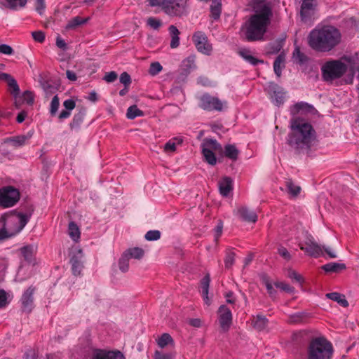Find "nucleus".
<instances>
[{
  "label": "nucleus",
  "mask_w": 359,
  "mask_h": 359,
  "mask_svg": "<svg viewBox=\"0 0 359 359\" xmlns=\"http://www.w3.org/2000/svg\"><path fill=\"white\" fill-rule=\"evenodd\" d=\"M252 7L254 13L245 22L242 29L248 41H262L271 24L273 6L266 0H255Z\"/></svg>",
  "instance_id": "nucleus-1"
},
{
  "label": "nucleus",
  "mask_w": 359,
  "mask_h": 359,
  "mask_svg": "<svg viewBox=\"0 0 359 359\" xmlns=\"http://www.w3.org/2000/svg\"><path fill=\"white\" fill-rule=\"evenodd\" d=\"M291 132L287 142L297 154L308 153L316 142V133L313 126L299 118L290 121Z\"/></svg>",
  "instance_id": "nucleus-2"
},
{
  "label": "nucleus",
  "mask_w": 359,
  "mask_h": 359,
  "mask_svg": "<svg viewBox=\"0 0 359 359\" xmlns=\"http://www.w3.org/2000/svg\"><path fill=\"white\" fill-rule=\"evenodd\" d=\"M307 39L311 49L317 52L327 53L339 45L341 41V34L335 27L324 25L312 29Z\"/></svg>",
  "instance_id": "nucleus-3"
},
{
  "label": "nucleus",
  "mask_w": 359,
  "mask_h": 359,
  "mask_svg": "<svg viewBox=\"0 0 359 359\" xmlns=\"http://www.w3.org/2000/svg\"><path fill=\"white\" fill-rule=\"evenodd\" d=\"M333 346L325 337L313 338L309 344L308 359H331L333 354Z\"/></svg>",
  "instance_id": "nucleus-4"
},
{
  "label": "nucleus",
  "mask_w": 359,
  "mask_h": 359,
  "mask_svg": "<svg viewBox=\"0 0 359 359\" xmlns=\"http://www.w3.org/2000/svg\"><path fill=\"white\" fill-rule=\"evenodd\" d=\"M321 70L324 81H332L341 77L346 72L347 67L339 60H331L325 62Z\"/></svg>",
  "instance_id": "nucleus-5"
},
{
  "label": "nucleus",
  "mask_w": 359,
  "mask_h": 359,
  "mask_svg": "<svg viewBox=\"0 0 359 359\" xmlns=\"http://www.w3.org/2000/svg\"><path fill=\"white\" fill-rule=\"evenodd\" d=\"M31 214L15 213L7 216L4 224V229L9 236L19 233L27 224Z\"/></svg>",
  "instance_id": "nucleus-6"
},
{
  "label": "nucleus",
  "mask_w": 359,
  "mask_h": 359,
  "mask_svg": "<svg viewBox=\"0 0 359 359\" xmlns=\"http://www.w3.org/2000/svg\"><path fill=\"white\" fill-rule=\"evenodd\" d=\"M188 1L189 0H165L161 6L166 14L181 17L188 13Z\"/></svg>",
  "instance_id": "nucleus-7"
},
{
  "label": "nucleus",
  "mask_w": 359,
  "mask_h": 359,
  "mask_svg": "<svg viewBox=\"0 0 359 359\" xmlns=\"http://www.w3.org/2000/svg\"><path fill=\"white\" fill-rule=\"evenodd\" d=\"M223 148L217 140L208 139L202 145V154L205 161L211 165L217 163V158L214 151L219 154L222 153Z\"/></svg>",
  "instance_id": "nucleus-8"
},
{
  "label": "nucleus",
  "mask_w": 359,
  "mask_h": 359,
  "mask_svg": "<svg viewBox=\"0 0 359 359\" xmlns=\"http://www.w3.org/2000/svg\"><path fill=\"white\" fill-rule=\"evenodd\" d=\"M299 248L313 257H319L323 254V250L330 258H336L337 255L330 250L329 248H322L313 238L308 239L304 245L299 244Z\"/></svg>",
  "instance_id": "nucleus-9"
},
{
  "label": "nucleus",
  "mask_w": 359,
  "mask_h": 359,
  "mask_svg": "<svg viewBox=\"0 0 359 359\" xmlns=\"http://www.w3.org/2000/svg\"><path fill=\"white\" fill-rule=\"evenodd\" d=\"M20 199V192L13 187H4L0 189V206L9 208L13 206Z\"/></svg>",
  "instance_id": "nucleus-10"
},
{
  "label": "nucleus",
  "mask_w": 359,
  "mask_h": 359,
  "mask_svg": "<svg viewBox=\"0 0 359 359\" xmlns=\"http://www.w3.org/2000/svg\"><path fill=\"white\" fill-rule=\"evenodd\" d=\"M317 0H302L300 15L304 23L312 24Z\"/></svg>",
  "instance_id": "nucleus-11"
},
{
  "label": "nucleus",
  "mask_w": 359,
  "mask_h": 359,
  "mask_svg": "<svg viewBox=\"0 0 359 359\" xmlns=\"http://www.w3.org/2000/svg\"><path fill=\"white\" fill-rule=\"evenodd\" d=\"M224 104L218 97L210 95H203L200 100V107L207 111H221L223 110Z\"/></svg>",
  "instance_id": "nucleus-12"
},
{
  "label": "nucleus",
  "mask_w": 359,
  "mask_h": 359,
  "mask_svg": "<svg viewBox=\"0 0 359 359\" xmlns=\"http://www.w3.org/2000/svg\"><path fill=\"white\" fill-rule=\"evenodd\" d=\"M192 40L199 52L205 55L210 54L212 46L205 33L201 31L196 32L192 36Z\"/></svg>",
  "instance_id": "nucleus-13"
},
{
  "label": "nucleus",
  "mask_w": 359,
  "mask_h": 359,
  "mask_svg": "<svg viewBox=\"0 0 359 359\" xmlns=\"http://www.w3.org/2000/svg\"><path fill=\"white\" fill-rule=\"evenodd\" d=\"M218 321L223 332H226L232 325V313L226 305H221L217 311Z\"/></svg>",
  "instance_id": "nucleus-14"
},
{
  "label": "nucleus",
  "mask_w": 359,
  "mask_h": 359,
  "mask_svg": "<svg viewBox=\"0 0 359 359\" xmlns=\"http://www.w3.org/2000/svg\"><path fill=\"white\" fill-rule=\"evenodd\" d=\"M83 253L80 248L76 249L72 252L70 257L72 273L74 276L81 274L83 269Z\"/></svg>",
  "instance_id": "nucleus-15"
},
{
  "label": "nucleus",
  "mask_w": 359,
  "mask_h": 359,
  "mask_svg": "<svg viewBox=\"0 0 359 359\" xmlns=\"http://www.w3.org/2000/svg\"><path fill=\"white\" fill-rule=\"evenodd\" d=\"M36 287L33 285L29 286L22 294L21 297V304L22 310L29 313L34 307V294Z\"/></svg>",
  "instance_id": "nucleus-16"
},
{
  "label": "nucleus",
  "mask_w": 359,
  "mask_h": 359,
  "mask_svg": "<svg viewBox=\"0 0 359 359\" xmlns=\"http://www.w3.org/2000/svg\"><path fill=\"white\" fill-rule=\"evenodd\" d=\"M92 359H125V357L119 351L95 349L93 352Z\"/></svg>",
  "instance_id": "nucleus-17"
},
{
  "label": "nucleus",
  "mask_w": 359,
  "mask_h": 359,
  "mask_svg": "<svg viewBox=\"0 0 359 359\" xmlns=\"http://www.w3.org/2000/svg\"><path fill=\"white\" fill-rule=\"evenodd\" d=\"M0 78L7 82L9 91L15 99V104L16 107L18 108L19 105L18 104L17 99L19 97L20 90L16 80L12 76L6 73L1 74Z\"/></svg>",
  "instance_id": "nucleus-18"
},
{
  "label": "nucleus",
  "mask_w": 359,
  "mask_h": 359,
  "mask_svg": "<svg viewBox=\"0 0 359 359\" xmlns=\"http://www.w3.org/2000/svg\"><path fill=\"white\" fill-rule=\"evenodd\" d=\"M219 193L223 196H228L233 189V181L230 177H224L218 182Z\"/></svg>",
  "instance_id": "nucleus-19"
},
{
  "label": "nucleus",
  "mask_w": 359,
  "mask_h": 359,
  "mask_svg": "<svg viewBox=\"0 0 359 359\" xmlns=\"http://www.w3.org/2000/svg\"><path fill=\"white\" fill-rule=\"evenodd\" d=\"M221 154H223L225 157L230 159L232 161H236L238 158L240 154L239 150L234 144H226L224 146L223 151Z\"/></svg>",
  "instance_id": "nucleus-20"
},
{
  "label": "nucleus",
  "mask_w": 359,
  "mask_h": 359,
  "mask_svg": "<svg viewBox=\"0 0 359 359\" xmlns=\"http://www.w3.org/2000/svg\"><path fill=\"white\" fill-rule=\"evenodd\" d=\"M238 212L239 216L246 222L255 223L257 220V215L256 212L245 207L240 208L238 210Z\"/></svg>",
  "instance_id": "nucleus-21"
},
{
  "label": "nucleus",
  "mask_w": 359,
  "mask_h": 359,
  "mask_svg": "<svg viewBox=\"0 0 359 359\" xmlns=\"http://www.w3.org/2000/svg\"><path fill=\"white\" fill-rule=\"evenodd\" d=\"M182 138L179 137H176L170 140L165 144L163 147L164 152L167 154L174 153L177 149V146L182 144Z\"/></svg>",
  "instance_id": "nucleus-22"
},
{
  "label": "nucleus",
  "mask_w": 359,
  "mask_h": 359,
  "mask_svg": "<svg viewBox=\"0 0 359 359\" xmlns=\"http://www.w3.org/2000/svg\"><path fill=\"white\" fill-rule=\"evenodd\" d=\"M322 269L327 273H339L340 271L345 270L346 266L343 263L330 262L323 265Z\"/></svg>",
  "instance_id": "nucleus-23"
},
{
  "label": "nucleus",
  "mask_w": 359,
  "mask_h": 359,
  "mask_svg": "<svg viewBox=\"0 0 359 359\" xmlns=\"http://www.w3.org/2000/svg\"><path fill=\"white\" fill-rule=\"evenodd\" d=\"M210 275H205L202 280H201V293L203 297L204 301L207 304H209V298H208V290L210 286Z\"/></svg>",
  "instance_id": "nucleus-24"
},
{
  "label": "nucleus",
  "mask_w": 359,
  "mask_h": 359,
  "mask_svg": "<svg viewBox=\"0 0 359 359\" xmlns=\"http://www.w3.org/2000/svg\"><path fill=\"white\" fill-rule=\"evenodd\" d=\"M68 234L76 243L79 242L81 237V231L78 225L74 222H70L68 225Z\"/></svg>",
  "instance_id": "nucleus-25"
},
{
  "label": "nucleus",
  "mask_w": 359,
  "mask_h": 359,
  "mask_svg": "<svg viewBox=\"0 0 359 359\" xmlns=\"http://www.w3.org/2000/svg\"><path fill=\"white\" fill-rule=\"evenodd\" d=\"M30 135H19L8 137L4 140V143H12L14 147H20L25 144L27 140L31 137Z\"/></svg>",
  "instance_id": "nucleus-26"
},
{
  "label": "nucleus",
  "mask_w": 359,
  "mask_h": 359,
  "mask_svg": "<svg viewBox=\"0 0 359 359\" xmlns=\"http://www.w3.org/2000/svg\"><path fill=\"white\" fill-rule=\"evenodd\" d=\"M171 36L170 47L171 48H176L180 45V34L179 29L175 25H170L168 28Z\"/></svg>",
  "instance_id": "nucleus-27"
},
{
  "label": "nucleus",
  "mask_w": 359,
  "mask_h": 359,
  "mask_svg": "<svg viewBox=\"0 0 359 359\" xmlns=\"http://www.w3.org/2000/svg\"><path fill=\"white\" fill-rule=\"evenodd\" d=\"M252 325L258 331L264 330L268 325V320L263 316L257 315L252 320Z\"/></svg>",
  "instance_id": "nucleus-28"
},
{
  "label": "nucleus",
  "mask_w": 359,
  "mask_h": 359,
  "mask_svg": "<svg viewBox=\"0 0 359 359\" xmlns=\"http://www.w3.org/2000/svg\"><path fill=\"white\" fill-rule=\"evenodd\" d=\"M222 13V0H212L210 5V16L214 20L219 18Z\"/></svg>",
  "instance_id": "nucleus-29"
},
{
  "label": "nucleus",
  "mask_w": 359,
  "mask_h": 359,
  "mask_svg": "<svg viewBox=\"0 0 359 359\" xmlns=\"http://www.w3.org/2000/svg\"><path fill=\"white\" fill-rule=\"evenodd\" d=\"M285 56L284 53L279 54L273 62V69L278 77L281 75L282 69L285 67Z\"/></svg>",
  "instance_id": "nucleus-30"
},
{
  "label": "nucleus",
  "mask_w": 359,
  "mask_h": 359,
  "mask_svg": "<svg viewBox=\"0 0 359 359\" xmlns=\"http://www.w3.org/2000/svg\"><path fill=\"white\" fill-rule=\"evenodd\" d=\"M326 297L330 299L337 302L339 305L346 308L348 306V302L345 299V296L338 292H330L326 294Z\"/></svg>",
  "instance_id": "nucleus-31"
},
{
  "label": "nucleus",
  "mask_w": 359,
  "mask_h": 359,
  "mask_svg": "<svg viewBox=\"0 0 359 359\" xmlns=\"http://www.w3.org/2000/svg\"><path fill=\"white\" fill-rule=\"evenodd\" d=\"M238 54L244 58L247 62L252 64V65H257L259 63H263V60H259L251 55L250 50L248 49H241L238 51Z\"/></svg>",
  "instance_id": "nucleus-32"
},
{
  "label": "nucleus",
  "mask_w": 359,
  "mask_h": 359,
  "mask_svg": "<svg viewBox=\"0 0 359 359\" xmlns=\"http://www.w3.org/2000/svg\"><path fill=\"white\" fill-rule=\"evenodd\" d=\"M85 116V110H80L78 113L74 114L72 122L69 124L72 130L79 128L81 124L83 123Z\"/></svg>",
  "instance_id": "nucleus-33"
},
{
  "label": "nucleus",
  "mask_w": 359,
  "mask_h": 359,
  "mask_svg": "<svg viewBox=\"0 0 359 359\" xmlns=\"http://www.w3.org/2000/svg\"><path fill=\"white\" fill-rule=\"evenodd\" d=\"M27 0H5V6L11 10H18L26 6Z\"/></svg>",
  "instance_id": "nucleus-34"
},
{
  "label": "nucleus",
  "mask_w": 359,
  "mask_h": 359,
  "mask_svg": "<svg viewBox=\"0 0 359 359\" xmlns=\"http://www.w3.org/2000/svg\"><path fill=\"white\" fill-rule=\"evenodd\" d=\"M285 186L289 194L293 197H296L299 195L301 191L299 186L295 185L291 179H287L285 181Z\"/></svg>",
  "instance_id": "nucleus-35"
},
{
  "label": "nucleus",
  "mask_w": 359,
  "mask_h": 359,
  "mask_svg": "<svg viewBox=\"0 0 359 359\" xmlns=\"http://www.w3.org/2000/svg\"><path fill=\"white\" fill-rule=\"evenodd\" d=\"M87 21H88V18H83L81 17L76 16V17L71 19L68 22V23L66 26V29H74L76 27H77L78 26L85 24Z\"/></svg>",
  "instance_id": "nucleus-36"
},
{
  "label": "nucleus",
  "mask_w": 359,
  "mask_h": 359,
  "mask_svg": "<svg viewBox=\"0 0 359 359\" xmlns=\"http://www.w3.org/2000/svg\"><path fill=\"white\" fill-rule=\"evenodd\" d=\"M292 57L294 62L299 64H303L307 60V57L301 51L299 46L295 47L292 53Z\"/></svg>",
  "instance_id": "nucleus-37"
},
{
  "label": "nucleus",
  "mask_w": 359,
  "mask_h": 359,
  "mask_svg": "<svg viewBox=\"0 0 359 359\" xmlns=\"http://www.w3.org/2000/svg\"><path fill=\"white\" fill-rule=\"evenodd\" d=\"M142 116H143V111L139 109L136 105L130 106L127 110L126 116L129 119H134Z\"/></svg>",
  "instance_id": "nucleus-38"
},
{
  "label": "nucleus",
  "mask_w": 359,
  "mask_h": 359,
  "mask_svg": "<svg viewBox=\"0 0 359 359\" xmlns=\"http://www.w3.org/2000/svg\"><path fill=\"white\" fill-rule=\"evenodd\" d=\"M125 254H128V256L129 257V259L130 257L140 259H141L144 254V251L140 248H133L128 250Z\"/></svg>",
  "instance_id": "nucleus-39"
},
{
  "label": "nucleus",
  "mask_w": 359,
  "mask_h": 359,
  "mask_svg": "<svg viewBox=\"0 0 359 359\" xmlns=\"http://www.w3.org/2000/svg\"><path fill=\"white\" fill-rule=\"evenodd\" d=\"M173 339L171 336L168 333L163 334L157 340V344L159 347L164 348L169 344H172Z\"/></svg>",
  "instance_id": "nucleus-40"
},
{
  "label": "nucleus",
  "mask_w": 359,
  "mask_h": 359,
  "mask_svg": "<svg viewBox=\"0 0 359 359\" xmlns=\"http://www.w3.org/2000/svg\"><path fill=\"white\" fill-rule=\"evenodd\" d=\"M20 252L24 259L28 262L33 260L34 253L33 249L31 246H25L20 249Z\"/></svg>",
  "instance_id": "nucleus-41"
},
{
  "label": "nucleus",
  "mask_w": 359,
  "mask_h": 359,
  "mask_svg": "<svg viewBox=\"0 0 359 359\" xmlns=\"http://www.w3.org/2000/svg\"><path fill=\"white\" fill-rule=\"evenodd\" d=\"M118 266L120 270L125 273L129 269V257L128 254H123L118 261Z\"/></svg>",
  "instance_id": "nucleus-42"
},
{
  "label": "nucleus",
  "mask_w": 359,
  "mask_h": 359,
  "mask_svg": "<svg viewBox=\"0 0 359 359\" xmlns=\"http://www.w3.org/2000/svg\"><path fill=\"white\" fill-rule=\"evenodd\" d=\"M236 254L232 251H228L226 253L224 264L226 269H230L235 262Z\"/></svg>",
  "instance_id": "nucleus-43"
},
{
  "label": "nucleus",
  "mask_w": 359,
  "mask_h": 359,
  "mask_svg": "<svg viewBox=\"0 0 359 359\" xmlns=\"http://www.w3.org/2000/svg\"><path fill=\"white\" fill-rule=\"evenodd\" d=\"M144 238L149 241H157L161 238V232L158 230H150L147 232Z\"/></svg>",
  "instance_id": "nucleus-44"
},
{
  "label": "nucleus",
  "mask_w": 359,
  "mask_h": 359,
  "mask_svg": "<svg viewBox=\"0 0 359 359\" xmlns=\"http://www.w3.org/2000/svg\"><path fill=\"white\" fill-rule=\"evenodd\" d=\"M274 285L283 291H285L287 293H293L294 291V288L290 285L285 283V282H276L274 283Z\"/></svg>",
  "instance_id": "nucleus-45"
},
{
  "label": "nucleus",
  "mask_w": 359,
  "mask_h": 359,
  "mask_svg": "<svg viewBox=\"0 0 359 359\" xmlns=\"http://www.w3.org/2000/svg\"><path fill=\"white\" fill-rule=\"evenodd\" d=\"M60 106L59 98L57 95H55L50 102V113L54 116L58 110Z\"/></svg>",
  "instance_id": "nucleus-46"
},
{
  "label": "nucleus",
  "mask_w": 359,
  "mask_h": 359,
  "mask_svg": "<svg viewBox=\"0 0 359 359\" xmlns=\"http://www.w3.org/2000/svg\"><path fill=\"white\" fill-rule=\"evenodd\" d=\"M163 67L158 62H152L149 69V74L155 76L161 72Z\"/></svg>",
  "instance_id": "nucleus-47"
},
{
  "label": "nucleus",
  "mask_w": 359,
  "mask_h": 359,
  "mask_svg": "<svg viewBox=\"0 0 359 359\" xmlns=\"http://www.w3.org/2000/svg\"><path fill=\"white\" fill-rule=\"evenodd\" d=\"M287 277L292 280H294L297 283H299V284H302L304 283V278L302 276L295 271L289 270L287 273Z\"/></svg>",
  "instance_id": "nucleus-48"
},
{
  "label": "nucleus",
  "mask_w": 359,
  "mask_h": 359,
  "mask_svg": "<svg viewBox=\"0 0 359 359\" xmlns=\"http://www.w3.org/2000/svg\"><path fill=\"white\" fill-rule=\"evenodd\" d=\"M34 40L39 43H43L45 40V34L42 31H35L32 33Z\"/></svg>",
  "instance_id": "nucleus-49"
},
{
  "label": "nucleus",
  "mask_w": 359,
  "mask_h": 359,
  "mask_svg": "<svg viewBox=\"0 0 359 359\" xmlns=\"http://www.w3.org/2000/svg\"><path fill=\"white\" fill-rule=\"evenodd\" d=\"M278 252L279 255L281 256L285 260H287V261L290 260L291 255L285 247L280 246L278 248Z\"/></svg>",
  "instance_id": "nucleus-50"
},
{
  "label": "nucleus",
  "mask_w": 359,
  "mask_h": 359,
  "mask_svg": "<svg viewBox=\"0 0 359 359\" xmlns=\"http://www.w3.org/2000/svg\"><path fill=\"white\" fill-rule=\"evenodd\" d=\"M23 97L25 101L29 105H32L34 103V93L31 91L27 90L23 93Z\"/></svg>",
  "instance_id": "nucleus-51"
},
{
  "label": "nucleus",
  "mask_w": 359,
  "mask_h": 359,
  "mask_svg": "<svg viewBox=\"0 0 359 359\" xmlns=\"http://www.w3.org/2000/svg\"><path fill=\"white\" fill-rule=\"evenodd\" d=\"M147 24L153 29H158L161 25V22L154 18H149L147 20Z\"/></svg>",
  "instance_id": "nucleus-52"
},
{
  "label": "nucleus",
  "mask_w": 359,
  "mask_h": 359,
  "mask_svg": "<svg viewBox=\"0 0 359 359\" xmlns=\"http://www.w3.org/2000/svg\"><path fill=\"white\" fill-rule=\"evenodd\" d=\"M120 82L124 84L126 87L131 83L130 76L127 72H123L120 76Z\"/></svg>",
  "instance_id": "nucleus-53"
},
{
  "label": "nucleus",
  "mask_w": 359,
  "mask_h": 359,
  "mask_svg": "<svg viewBox=\"0 0 359 359\" xmlns=\"http://www.w3.org/2000/svg\"><path fill=\"white\" fill-rule=\"evenodd\" d=\"M264 281L269 295L272 297H275L276 292V290L273 288L272 284L269 282L268 279H265Z\"/></svg>",
  "instance_id": "nucleus-54"
},
{
  "label": "nucleus",
  "mask_w": 359,
  "mask_h": 359,
  "mask_svg": "<svg viewBox=\"0 0 359 359\" xmlns=\"http://www.w3.org/2000/svg\"><path fill=\"white\" fill-rule=\"evenodd\" d=\"M0 53L5 55H12L13 53V49L7 44H1L0 45Z\"/></svg>",
  "instance_id": "nucleus-55"
},
{
  "label": "nucleus",
  "mask_w": 359,
  "mask_h": 359,
  "mask_svg": "<svg viewBox=\"0 0 359 359\" xmlns=\"http://www.w3.org/2000/svg\"><path fill=\"white\" fill-rule=\"evenodd\" d=\"M117 74L115 72H110L105 74L104 80L107 83H111L117 79Z\"/></svg>",
  "instance_id": "nucleus-56"
},
{
  "label": "nucleus",
  "mask_w": 359,
  "mask_h": 359,
  "mask_svg": "<svg viewBox=\"0 0 359 359\" xmlns=\"http://www.w3.org/2000/svg\"><path fill=\"white\" fill-rule=\"evenodd\" d=\"M43 89L46 96H50L56 92V88L49 83L43 84Z\"/></svg>",
  "instance_id": "nucleus-57"
},
{
  "label": "nucleus",
  "mask_w": 359,
  "mask_h": 359,
  "mask_svg": "<svg viewBox=\"0 0 359 359\" xmlns=\"http://www.w3.org/2000/svg\"><path fill=\"white\" fill-rule=\"evenodd\" d=\"M8 304L7 294L4 290H0V309L5 307Z\"/></svg>",
  "instance_id": "nucleus-58"
},
{
  "label": "nucleus",
  "mask_w": 359,
  "mask_h": 359,
  "mask_svg": "<svg viewBox=\"0 0 359 359\" xmlns=\"http://www.w3.org/2000/svg\"><path fill=\"white\" fill-rule=\"evenodd\" d=\"M63 106L67 110L71 111L76 107V102L72 99H68L63 102Z\"/></svg>",
  "instance_id": "nucleus-59"
},
{
  "label": "nucleus",
  "mask_w": 359,
  "mask_h": 359,
  "mask_svg": "<svg viewBox=\"0 0 359 359\" xmlns=\"http://www.w3.org/2000/svg\"><path fill=\"white\" fill-rule=\"evenodd\" d=\"M46 8L44 0H36V10L41 15Z\"/></svg>",
  "instance_id": "nucleus-60"
},
{
  "label": "nucleus",
  "mask_w": 359,
  "mask_h": 359,
  "mask_svg": "<svg viewBox=\"0 0 359 359\" xmlns=\"http://www.w3.org/2000/svg\"><path fill=\"white\" fill-rule=\"evenodd\" d=\"M306 105V104L304 102H298L295 104L291 109V113L294 115L297 114L300 110L303 109Z\"/></svg>",
  "instance_id": "nucleus-61"
},
{
  "label": "nucleus",
  "mask_w": 359,
  "mask_h": 359,
  "mask_svg": "<svg viewBox=\"0 0 359 359\" xmlns=\"http://www.w3.org/2000/svg\"><path fill=\"white\" fill-rule=\"evenodd\" d=\"M225 298L227 303L233 304L236 302V298L234 297V294L233 292H229L225 294Z\"/></svg>",
  "instance_id": "nucleus-62"
},
{
  "label": "nucleus",
  "mask_w": 359,
  "mask_h": 359,
  "mask_svg": "<svg viewBox=\"0 0 359 359\" xmlns=\"http://www.w3.org/2000/svg\"><path fill=\"white\" fill-rule=\"evenodd\" d=\"M56 45L59 48H60L62 50L67 49V43H65V40H63L60 36H57L56 39Z\"/></svg>",
  "instance_id": "nucleus-63"
},
{
  "label": "nucleus",
  "mask_w": 359,
  "mask_h": 359,
  "mask_svg": "<svg viewBox=\"0 0 359 359\" xmlns=\"http://www.w3.org/2000/svg\"><path fill=\"white\" fill-rule=\"evenodd\" d=\"M189 324L194 327H200L201 326V320L199 318H191L189 320Z\"/></svg>",
  "instance_id": "nucleus-64"
}]
</instances>
